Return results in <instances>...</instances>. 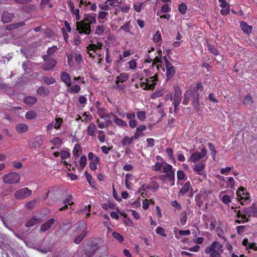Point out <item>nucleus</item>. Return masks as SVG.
I'll return each mask as SVG.
<instances>
[{
	"mask_svg": "<svg viewBox=\"0 0 257 257\" xmlns=\"http://www.w3.org/2000/svg\"><path fill=\"white\" fill-rule=\"evenodd\" d=\"M63 122L62 118L59 117L55 119V122H54V127L58 130L60 128L61 125Z\"/></svg>",
	"mask_w": 257,
	"mask_h": 257,
	"instance_id": "49530a36",
	"label": "nucleus"
},
{
	"mask_svg": "<svg viewBox=\"0 0 257 257\" xmlns=\"http://www.w3.org/2000/svg\"><path fill=\"white\" fill-rule=\"evenodd\" d=\"M73 196L71 195H68L67 198L63 201V202L65 204L71 205L73 204L72 201Z\"/></svg>",
	"mask_w": 257,
	"mask_h": 257,
	"instance_id": "3c124183",
	"label": "nucleus"
},
{
	"mask_svg": "<svg viewBox=\"0 0 257 257\" xmlns=\"http://www.w3.org/2000/svg\"><path fill=\"white\" fill-rule=\"evenodd\" d=\"M177 177L178 180H183L186 177V175L182 170H179L177 172Z\"/></svg>",
	"mask_w": 257,
	"mask_h": 257,
	"instance_id": "5fc2aeb1",
	"label": "nucleus"
},
{
	"mask_svg": "<svg viewBox=\"0 0 257 257\" xmlns=\"http://www.w3.org/2000/svg\"><path fill=\"white\" fill-rule=\"evenodd\" d=\"M205 165L204 164L200 163L195 166L194 170L198 175H201L202 171L205 169Z\"/></svg>",
	"mask_w": 257,
	"mask_h": 257,
	"instance_id": "c756f323",
	"label": "nucleus"
},
{
	"mask_svg": "<svg viewBox=\"0 0 257 257\" xmlns=\"http://www.w3.org/2000/svg\"><path fill=\"white\" fill-rule=\"evenodd\" d=\"M24 101L27 104H34L37 102V99L33 96H28L24 99Z\"/></svg>",
	"mask_w": 257,
	"mask_h": 257,
	"instance_id": "4c0bfd02",
	"label": "nucleus"
},
{
	"mask_svg": "<svg viewBox=\"0 0 257 257\" xmlns=\"http://www.w3.org/2000/svg\"><path fill=\"white\" fill-rule=\"evenodd\" d=\"M96 130V126L93 123L91 122L87 127V135L89 136L93 137Z\"/></svg>",
	"mask_w": 257,
	"mask_h": 257,
	"instance_id": "c85d7f7f",
	"label": "nucleus"
},
{
	"mask_svg": "<svg viewBox=\"0 0 257 257\" xmlns=\"http://www.w3.org/2000/svg\"><path fill=\"white\" fill-rule=\"evenodd\" d=\"M242 213L243 222H247L249 221V218L250 217L257 218V207L255 204H252L251 206L243 208Z\"/></svg>",
	"mask_w": 257,
	"mask_h": 257,
	"instance_id": "7ed1b4c3",
	"label": "nucleus"
},
{
	"mask_svg": "<svg viewBox=\"0 0 257 257\" xmlns=\"http://www.w3.org/2000/svg\"><path fill=\"white\" fill-rule=\"evenodd\" d=\"M153 41L155 43H158L161 40V35L159 31H157L153 36Z\"/></svg>",
	"mask_w": 257,
	"mask_h": 257,
	"instance_id": "09e8293b",
	"label": "nucleus"
},
{
	"mask_svg": "<svg viewBox=\"0 0 257 257\" xmlns=\"http://www.w3.org/2000/svg\"><path fill=\"white\" fill-rule=\"evenodd\" d=\"M79 230L81 233L79 235H77L74 240V242L77 244H79L81 242L87 233L86 228L83 225L79 226Z\"/></svg>",
	"mask_w": 257,
	"mask_h": 257,
	"instance_id": "9b49d317",
	"label": "nucleus"
},
{
	"mask_svg": "<svg viewBox=\"0 0 257 257\" xmlns=\"http://www.w3.org/2000/svg\"><path fill=\"white\" fill-rule=\"evenodd\" d=\"M88 159L91 161V162L98 163L99 161V158L95 156L92 152L89 153Z\"/></svg>",
	"mask_w": 257,
	"mask_h": 257,
	"instance_id": "79ce46f5",
	"label": "nucleus"
},
{
	"mask_svg": "<svg viewBox=\"0 0 257 257\" xmlns=\"http://www.w3.org/2000/svg\"><path fill=\"white\" fill-rule=\"evenodd\" d=\"M111 115L113 118V121L118 125L120 126H127V124L124 120L119 118L115 114L111 113Z\"/></svg>",
	"mask_w": 257,
	"mask_h": 257,
	"instance_id": "5701e85b",
	"label": "nucleus"
},
{
	"mask_svg": "<svg viewBox=\"0 0 257 257\" xmlns=\"http://www.w3.org/2000/svg\"><path fill=\"white\" fill-rule=\"evenodd\" d=\"M75 60L77 64H80L82 61V57L80 53H75Z\"/></svg>",
	"mask_w": 257,
	"mask_h": 257,
	"instance_id": "680f3d73",
	"label": "nucleus"
},
{
	"mask_svg": "<svg viewBox=\"0 0 257 257\" xmlns=\"http://www.w3.org/2000/svg\"><path fill=\"white\" fill-rule=\"evenodd\" d=\"M98 139L101 143H103L105 140V135L103 131H99L98 132Z\"/></svg>",
	"mask_w": 257,
	"mask_h": 257,
	"instance_id": "864d4df0",
	"label": "nucleus"
},
{
	"mask_svg": "<svg viewBox=\"0 0 257 257\" xmlns=\"http://www.w3.org/2000/svg\"><path fill=\"white\" fill-rule=\"evenodd\" d=\"M81 148L80 145L76 144L74 148L73 149V155L76 157H78L80 156L79 152L80 151Z\"/></svg>",
	"mask_w": 257,
	"mask_h": 257,
	"instance_id": "8fccbe9b",
	"label": "nucleus"
},
{
	"mask_svg": "<svg viewBox=\"0 0 257 257\" xmlns=\"http://www.w3.org/2000/svg\"><path fill=\"white\" fill-rule=\"evenodd\" d=\"M29 127L27 124L24 123H20L16 125V130L19 133H24L28 131Z\"/></svg>",
	"mask_w": 257,
	"mask_h": 257,
	"instance_id": "4be33fe9",
	"label": "nucleus"
},
{
	"mask_svg": "<svg viewBox=\"0 0 257 257\" xmlns=\"http://www.w3.org/2000/svg\"><path fill=\"white\" fill-rule=\"evenodd\" d=\"M208 147L209 150L211 151V154L213 156V159L214 160L215 156L216 154V151L215 150V147H214V145L211 143H208Z\"/></svg>",
	"mask_w": 257,
	"mask_h": 257,
	"instance_id": "6e6d98bb",
	"label": "nucleus"
},
{
	"mask_svg": "<svg viewBox=\"0 0 257 257\" xmlns=\"http://www.w3.org/2000/svg\"><path fill=\"white\" fill-rule=\"evenodd\" d=\"M96 14H85L84 15V19L83 21H85V22H87V23L90 24V26L91 24H95L96 23Z\"/></svg>",
	"mask_w": 257,
	"mask_h": 257,
	"instance_id": "2eb2a0df",
	"label": "nucleus"
},
{
	"mask_svg": "<svg viewBox=\"0 0 257 257\" xmlns=\"http://www.w3.org/2000/svg\"><path fill=\"white\" fill-rule=\"evenodd\" d=\"M237 199L242 205H246L251 202L249 193L246 191L244 187L239 188L236 191Z\"/></svg>",
	"mask_w": 257,
	"mask_h": 257,
	"instance_id": "f03ea898",
	"label": "nucleus"
},
{
	"mask_svg": "<svg viewBox=\"0 0 257 257\" xmlns=\"http://www.w3.org/2000/svg\"><path fill=\"white\" fill-rule=\"evenodd\" d=\"M221 201L225 204H228L231 202V199L230 196L225 195L222 197Z\"/></svg>",
	"mask_w": 257,
	"mask_h": 257,
	"instance_id": "603ef678",
	"label": "nucleus"
},
{
	"mask_svg": "<svg viewBox=\"0 0 257 257\" xmlns=\"http://www.w3.org/2000/svg\"><path fill=\"white\" fill-rule=\"evenodd\" d=\"M128 78V75L126 73L120 74L117 77L115 81L116 84H118L119 82L123 83L126 81Z\"/></svg>",
	"mask_w": 257,
	"mask_h": 257,
	"instance_id": "393cba45",
	"label": "nucleus"
},
{
	"mask_svg": "<svg viewBox=\"0 0 257 257\" xmlns=\"http://www.w3.org/2000/svg\"><path fill=\"white\" fill-rule=\"evenodd\" d=\"M60 78L67 86L71 85L72 81L70 76L65 72H62L61 73Z\"/></svg>",
	"mask_w": 257,
	"mask_h": 257,
	"instance_id": "f3484780",
	"label": "nucleus"
},
{
	"mask_svg": "<svg viewBox=\"0 0 257 257\" xmlns=\"http://www.w3.org/2000/svg\"><path fill=\"white\" fill-rule=\"evenodd\" d=\"M112 236L120 242L123 240V236L119 233L114 232L112 233Z\"/></svg>",
	"mask_w": 257,
	"mask_h": 257,
	"instance_id": "052dcab7",
	"label": "nucleus"
},
{
	"mask_svg": "<svg viewBox=\"0 0 257 257\" xmlns=\"http://www.w3.org/2000/svg\"><path fill=\"white\" fill-rule=\"evenodd\" d=\"M42 58L44 61L46 62L42 66V68L44 70H50L55 67L57 64V61L55 59L50 58L48 55H43Z\"/></svg>",
	"mask_w": 257,
	"mask_h": 257,
	"instance_id": "0eeeda50",
	"label": "nucleus"
},
{
	"mask_svg": "<svg viewBox=\"0 0 257 257\" xmlns=\"http://www.w3.org/2000/svg\"><path fill=\"white\" fill-rule=\"evenodd\" d=\"M37 116V113L33 110H30L26 112L25 114V117L27 119H33Z\"/></svg>",
	"mask_w": 257,
	"mask_h": 257,
	"instance_id": "58836bf2",
	"label": "nucleus"
},
{
	"mask_svg": "<svg viewBox=\"0 0 257 257\" xmlns=\"http://www.w3.org/2000/svg\"><path fill=\"white\" fill-rule=\"evenodd\" d=\"M32 194V191L25 187L17 190L14 194V197L16 199L23 200L31 196Z\"/></svg>",
	"mask_w": 257,
	"mask_h": 257,
	"instance_id": "39448f33",
	"label": "nucleus"
},
{
	"mask_svg": "<svg viewBox=\"0 0 257 257\" xmlns=\"http://www.w3.org/2000/svg\"><path fill=\"white\" fill-rule=\"evenodd\" d=\"M137 116L138 118L141 121H144L146 118V112L144 111H139L137 112Z\"/></svg>",
	"mask_w": 257,
	"mask_h": 257,
	"instance_id": "37998d69",
	"label": "nucleus"
},
{
	"mask_svg": "<svg viewBox=\"0 0 257 257\" xmlns=\"http://www.w3.org/2000/svg\"><path fill=\"white\" fill-rule=\"evenodd\" d=\"M165 173L166 178L171 182V185H174L175 180V171H170L169 172Z\"/></svg>",
	"mask_w": 257,
	"mask_h": 257,
	"instance_id": "bb28decb",
	"label": "nucleus"
},
{
	"mask_svg": "<svg viewBox=\"0 0 257 257\" xmlns=\"http://www.w3.org/2000/svg\"><path fill=\"white\" fill-rule=\"evenodd\" d=\"M143 3L141 2L136 3L134 5V8L136 12L140 13L141 11L142 6Z\"/></svg>",
	"mask_w": 257,
	"mask_h": 257,
	"instance_id": "4d7b16f0",
	"label": "nucleus"
},
{
	"mask_svg": "<svg viewBox=\"0 0 257 257\" xmlns=\"http://www.w3.org/2000/svg\"><path fill=\"white\" fill-rule=\"evenodd\" d=\"M190 186V182L189 181H187L184 186L180 189L179 194L184 195L188 191Z\"/></svg>",
	"mask_w": 257,
	"mask_h": 257,
	"instance_id": "7c9ffc66",
	"label": "nucleus"
},
{
	"mask_svg": "<svg viewBox=\"0 0 257 257\" xmlns=\"http://www.w3.org/2000/svg\"><path fill=\"white\" fill-rule=\"evenodd\" d=\"M43 143V140L41 136L31 139L29 141L28 144L31 148H36L40 147Z\"/></svg>",
	"mask_w": 257,
	"mask_h": 257,
	"instance_id": "9d476101",
	"label": "nucleus"
},
{
	"mask_svg": "<svg viewBox=\"0 0 257 257\" xmlns=\"http://www.w3.org/2000/svg\"><path fill=\"white\" fill-rule=\"evenodd\" d=\"M206 154V150L205 149H202L201 152H195L193 153L190 158V160L193 162H195L199 161L200 159L204 157Z\"/></svg>",
	"mask_w": 257,
	"mask_h": 257,
	"instance_id": "f8f14e48",
	"label": "nucleus"
},
{
	"mask_svg": "<svg viewBox=\"0 0 257 257\" xmlns=\"http://www.w3.org/2000/svg\"><path fill=\"white\" fill-rule=\"evenodd\" d=\"M0 247L2 248L3 250V253L6 254L7 257H9V254L8 250L14 256V257H21L20 255L18 253H16L14 249L10 247V246L4 245L3 246L0 245Z\"/></svg>",
	"mask_w": 257,
	"mask_h": 257,
	"instance_id": "4468645a",
	"label": "nucleus"
},
{
	"mask_svg": "<svg viewBox=\"0 0 257 257\" xmlns=\"http://www.w3.org/2000/svg\"><path fill=\"white\" fill-rule=\"evenodd\" d=\"M169 97L170 100L173 101V103L179 105L182 100V91L181 89L178 87H176L173 97L171 94H169Z\"/></svg>",
	"mask_w": 257,
	"mask_h": 257,
	"instance_id": "6e6552de",
	"label": "nucleus"
},
{
	"mask_svg": "<svg viewBox=\"0 0 257 257\" xmlns=\"http://www.w3.org/2000/svg\"><path fill=\"white\" fill-rule=\"evenodd\" d=\"M122 215H124V222L125 223V224L127 226H130V227H131L133 226V223L132 222V221L130 219V218L128 217H126V215L123 214V213H120Z\"/></svg>",
	"mask_w": 257,
	"mask_h": 257,
	"instance_id": "e2e57ef3",
	"label": "nucleus"
},
{
	"mask_svg": "<svg viewBox=\"0 0 257 257\" xmlns=\"http://www.w3.org/2000/svg\"><path fill=\"white\" fill-rule=\"evenodd\" d=\"M36 203V200H33L27 202L25 204V206L28 209H32L35 206Z\"/></svg>",
	"mask_w": 257,
	"mask_h": 257,
	"instance_id": "338daca9",
	"label": "nucleus"
},
{
	"mask_svg": "<svg viewBox=\"0 0 257 257\" xmlns=\"http://www.w3.org/2000/svg\"><path fill=\"white\" fill-rule=\"evenodd\" d=\"M40 220L41 218L39 217L34 216L27 221L25 225L28 227H32L39 223Z\"/></svg>",
	"mask_w": 257,
	"mask_h": 257,
	"instance_id": "412c9836",
	"label": "nucleus"
},
{
	"mask_svg": "<svg viewBox=\"0 0 257 257\" xmlns=\"http://www.w3.org/2000/svg\"><path fill=\"white\" fill-rule=\"evenodd\" d=\"M175 171V169H173V167L170 165L165 163V165L163 166V171L164 173H168L170 171Z\"/></svg>",
	"mask_w": 257,
	"mask_h": 257,
	"instance_id": "de8ad7c7",
	"label": "nucleus"
},
{
	"mask_svg": "<svg viewBox=\"0 0 257 257\" xmlns=\"http://www.w3.org/2000/svg\"><path fill=\"white\" fill-rule=\"evenodd\" d=\"M55 222V219L54 218H51L49 219L47 222L43 223L40 227L42 231H46L51 227L53 224Z\"/></svg>",
	"mask_w": 257,
	"mask_h": 257,
	"instance_id": "aec40b11",
	"label": "nucleus"
},
{
	"mask_svg": "<svg viewBox=\"0 0 257 257\" xmlns=\"http://www.w3.org/2000/svg\"><path fill=\"white\" fill-rule=\"evenodd\" d=\"M232 168L230 167H227L225 168H222L220 170V173L223 175H228L229 172L231 170Z\"/></svg>",
	"mask_w": 257,
	"mask_h": 257,
	"instance_id": "774afa93",
	"label": "nucleus"
},
{
	"mask_svg": "<svg viewBox=\"0 0 257 257\" xmlns=\"http://www.w3.org/2000/svg\"><path fill=\"white\" fill-rule=\"evenodd\" d=\"M184 98L182 103L183 105H187L189 102V98L190 97V95L186 91V92L184 94Z\"/></svg>",
	"mask_w": 257,
	"mask_h": 257,
	"instance_id": "bf43d9fd",
	"label": "nucleus"
},
{
	"mask_svg": "<svg viewBox=\"0 0 257 257\" xmlns=\"http://www.w3.org/2000/svg\"><path fill=\"white\" fill-rule=\"evenodd\" d=\"M166 77L167 80L171 79L175 73V67L172 64L166 66Z\"/></svg>",
	"mask_w": 257,
	"mask_h": 257,
	"instance_id": "a211bd4d",
	"label": "nucleus"
},
{
	"mask_svg": "<svg viewBox=\"0 0 257 257\" xmlns=\"http://www.w3.org/2000/svg\"><path fill=\"white\" fill-rule=\"evenodd\" d=\"M243 103L245 105H250L253 103V100L251 97L249 95H246L243 100Z\"/></svg>",
	"mask_w": 257,
	"mask_h": 257,
	"instance_id": "c03bdc74",
	"label": "nucleus"
},
{
	"mask_svg": "<svg viewBox=\"0 0 257 257\" xmlns=\"http://www.w3.org/2000/svg\"><path fill=\"white\" fill-rule=\"evenodd\" d=\"M80 90V87L77 84L73 85L69 88L67 89V92L70 93H77Z\"/></svg>",
	"mask_w": 257,
	"mask_h": 257,
	"instance_id": "473e14b6",
	"label": "nucleus"
},
{
	"mask_svg": "<svg viewBox=\"0 0 257 257\" xmlns=\"http://www.w3.org/2000/svg\"><path fill=\"white\" fill-rule=\"evenodd\" d=\"M105 28L103 25H99L96 26L95 30V34L98 36H101L103 34Z\"/></svg>",
	"mask_w": 257,
	"mask_h": 257,
	"instance_id": "a19ab883",
	"label": "nucleus"
},
{
	"mask_svg": "<svg viewBox=\"0 0 257 257\" xmlns=\"http://www.w3.org/2000/svg\"><path fill=\"white\" fill-rule=\"evenodd\" d=\"M203 85L201 82H198L196 84H192L186 92L190 95L191 94L199 93L198 91H202Z\"/></svg>",
	"mask_w": 257,
	"mask_h": 257,
	"instance_id": "ddd939ff",
	"label": "nucleus"
},
{
	"mask_svg": "<svg viewBox=\"0 0 257 257\" xmlns=\"http://www.w3.org/2000/svg\"><path fill=\"white\" fill-rule=\"evenodd\" d=\"M132 27L131 22L127 21L120 27L119 30H123L124 32L133 35L131 31V28Z\"/></svg>",
	"mask_w": 257,
	"mask_h": 257,
	"instance_id": "a878e982",
	"label": "nucleus"
},
{
	"mask_svg": "<svg viewBox=\"0 0 257 257\" xmlns=\"http://www.w3.org/2000/svg\"><path fill=\"white\" fill-rule=\"evenodd\" d=\"M223 251V245L217 241H213L205 249V253L209 254V257H222Z\"/></svg>",
	"mask_w": 257,
	"mask_h": 257,
	"instance_id": "f257e3e1",
	"label": "nucleus"
},
{
	"mask_svg": "<svg viewBox=\"0 0 257 257\" xmlns=\"http://www.w3.org/2000/svg\"><path fill=\"white\" fill-rule=\"evenodd\" d=\"M218 177L221 178L223 181L225 182L226 184V188H230L231 189L234 188L235 186V181L232 177H227L226 178V180H225L224 177L220 175H219Z\"/></svg>",
	"mask_w": 257,
	"mask_h": 257,
	"instance_id": "dca6fc26",
	"label": "nucleus"
},
{
	"mask_svg": "<svg viewBox=\"0 0 257 257\" xmlns=\"http://www.w3.org/2000/svg\"><path fill=\"white\" fill-rule=\"evenodd\" d=\"M134 138L133 137L130 138L128 136H125L121 140V144L123 146H126L127 144L130 145L132 143Z\"/></svg>",
	"mask_w": 257,
	"mask_h": 257,
	"instance_id": "72a5a7b5",
	"label": "nucleus"
},
{
	"mask_svg": "<svg viewBox=\"0 0 257 257\" xmlns=\"http://www.w3.org/2000/svg\"><path fill=\"white\" fill-rule=\"evenodd\" d=\"M240 27L244 33L249 34L252 31V26L248 25L245 22H241L240 23Z\"/></svg>",
	"mask_w": 257,
	"mask_h": 257,
	"instance_id": "b1692460",
	"label": "nucleus"
},
{
	"mask_svg": "<svg viewBox=\"0 0 257 257\" xmlns=\"http://www.w3.org/2000/svg\"><path fill=\"white\" fill-rule=\"evenodd\" d=\"M50 142L57 148L60 147L62 145V140L59 137L53 138Z\"/></svg>",
	"mask_w": 257,
	"mask_h": 257,
	"instance_id": "e433bc0d",
	"label": "nucleus"
},
{
	"mask_svg": "<svg viewBox=\"0 0 257 257\" xmlns=\"http://www.w3.org/2000/svg\"><path fill=\"white\" fill-rule=\"evenodd\" d=\"M57 47L56 46H53L51 47H50L48 48L47 50V54L48 56L49 57V56L53 55V54L57 51Z\"/></svg>",
	"mask_w": 257,
	"mask_h": 257,
	"instance_id": "13d9d810",
	"label": "nucleus"
},
{
	"mask_svg": "<svg viewBox=\"0 0 257 257\" xmlns=\"http://www.w3.org/2000/svg\"><path fill=\"white\" fill-rule=\"evenodd\" d=\"M178 10L181 14H184L186 12L187 6L185 4L182 3L179 6Z\"/></svg>",
	"mask_w": 257,
	"mask_h": 257,
	"instance_id": "0e129e2a",
	"label": "nucleus"
},
{
	"mask_svg": "<svg viewBox=\"0 0 257 257\" xmlns=\"http://www.w3.org/2000/svg\"><path fill=\"white\" fill-rule=\"evenodd\" d=\"M207 47L209 50L210 51V52L213 54L215 55H217L219 54L218 50L216 48V47L210 44H208Z\"/></svg>",
	"mask_w": 257,
	"mask_h": 257,
	"instance_id": "a18cd8bd",
	"label": "nucleus"
},
{
	"mask_svg": "<svg viewBox=\"0 0 257 257\" xmlns=\"http://www.w3.org/2000/svg\"><path fill=\"white\" fill-rule=\"evenodd\" d=\"M42 79L44 82L48 85L53 84L56 82V80L54 78L52 77H48V76H43Z\"/></svg>",
	"mask_w": 257,
	"mask_h": 257,
	"instance_id": "2f4dec72",
	"label": "nucleus"
},
{
	"mask_svg": "<svg viewBox=\"0 0 257 257\" xmlns=\"http://www.w3.org/2000/svg\"><path fill=\"white\" fill-rule=\"evenodd\" d=\"M87 164V158L85 155H83L81 157L79 161V167L80 170H83Z\"/></svg>",
	"mask_w": 257,
	"mask_h": 257,
	"instance_id": "c9c22d12",
	"label": "nucleus"
},
{
	"mask_svg": "<svg viewBox=\"0 0 257 257\" xmlns=\"http://www.w3.org/2000/svg\"><path fill=\"white\" fill-rule=\"evenodd\" d=\"M37 92L39 95L47 96L50 93V90L46 87L40 86L38 88Z\"/></svg>",
	"mask_w": 257,
	"mask_h": 257,
	"instance_id": "cd10ccee",
	"label": "nucleus"
},
{
	"mask_svg": "<svg viewBox=\"0 0 257 257\" xmlns=\"http://www.w3.org/2000/svg\"><path fill=\"white\" fill-rule=\"evenodd\" d=\"M166 152L168 156L169 159L173 163H176V160L173 155V151L171 148H168L166 149Z\"/></svg>",
	"mask_w": 257,
	"mask_h": 257,
	"instance_id": "ea45409f",
	"label": "nucleus"
},
{
	"mask_svg": "<svg viewBox=\"0 0 257 257\" xmlns=\"http://www.w3.org/2000/svg\"><path fill=\"white\" fill-rule=\"evenodd\" d=\"M146 81H147V83L143 82L141 86L143 87L144 85H145L147 89H153L154 88L158 81L157 76L155 75L154 76L150 77L147 78Z\"/></svg>",
	"mask_w": 257,
	"mask_h": 257,
	"instance_id": "1a4fd4ad",
	"label": "nucleus"
},
{
	"mask_svg": "<svg viewBox=\"0 0 257 257\" xmlns=\"http://www.w3.org/2000/svg\"><path fill=\"white\" fill-rule=\"evenodd\" d=\"M76 30L80 35H89L91 32V26L90 24L85 22V21L77 22L76 23Z\"/></svg>",
	"mask_w": 257,
	"mask_h": 257,
	"instance_id": "20e7f679",
	"label": "nucleus"
},
{
	"mask_svg": "<svg viewBox=\"0 0 257 257\" xmlns=\"http://www.w3.org/2000/svg\"><path fill=\"white\" fill-rule=\"evenodd\" d=\"M3 181L6 184H16L20 180V176L16 173H9L3 176Z\"/></svg>",
	"mask_w": 257,
	"mask_h": 257,
	"instance_id": "423d86ee",
	"label": "nucleus"
},
{
	"mask_svg": "<svg viewBox=\"0 0 257 257\" xmlns=\"http://www.w3.org/2000/svg\"><path fill=\"white\" fill-rule=\"evenodd\" d=\"M180 221L182 225H184L186 223L187 220V212L185 211L182 212L180 215Z\"/></svg>",
	"mask_w": 257,
	"mask_h": 257,
	"instance_id": "f704fd0d",
	"label": "nucleus"
},
{
	"mask_svg": "<svg viewBox=\"0 0 257 257\" xmlns=\"http://www.w3.org/2000/svg\"><path fill=\"white\" fill-rule=\"evenodd\" d=\"M156 232L158 234H160L164 237L166 236L164 229L161 226H159L156 228Z\"/></svg>",
	"mask_w": 257,
	"mask_h": 257,
	"instance_id": "69168bd1",
	"label": "nucleus"
},
{
	"mask_svg": "<svg viewBox=\"0 0 257 257\" xmlns=\"http://www.w3.org/2000/svg\"><path fill=\"white\" fill-rule=\"evenodd\" d=\"M14 17L13 13L4 12L2 16V20L4 23L10 22Z\"/></svg>",
	"mask_w": 257,
	"mask_h": 257,
	"instance_id": "6ab92c4d",
	"label": "nucleus"
}]
</instances>
